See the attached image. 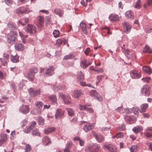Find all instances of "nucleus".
Here are the masks:
<instances>
[{"mask_svg":"<svg viewBox=\"0 0 152 152\" xmlns=\"http://www.w3.org/2000/svg\"><path fill=\"white\" fill-rule=\"evenodd\" d=\"M63 42H64V44H65L66 43V41L64 39H58L56 41V44L57 45H60L62 44Z\"/></svg>","mask_w":152,"mask_h":152,"instance_id":"42","label":"nucleus"},{"mask_svg":"<svg viewBox=\"0 0 152 152\" xmlns=\"http://www.w3.org/2000/svg\"><path fill=\"white\" fill-rule=\"evenodd\" d=\"M123 136L124 134L122 132H119L114 137H116L117 138H121L123 137Z\"/></svg>","mask_w":152,"mask_h":152,"instance_id":"59","label":"nucleus"},{"mask_svg":"<svg viewBox=\"0 0 152 152\" xmlns=\"http://www.w3.org/2000/svg\"><path fill=\"white\" fill-rule=\"evenodd\" d=\"M30 12L28 8L22 7L16 10V12L18 14L28 13Z\"/></svg>","mask_w":152,"mask_h":152,"instance_id":"8","label":"nucleus"},{"mask_svg":"<svg viewBox=\"0 0 152 152\" xmlns=\"http://www.w3.org/2000/svg\"><path fill=\"white\" fill-rule=\"evenodd\" d=\"M85 152H93L91 145L89 146H88L85 148Z\"/></svg>","mask_w":152,"mask_h":152,"instance_id":"54","label":"nucleus"},{"mask_svg":"<svg viewBox=\"0 0 152 152\" xmlns=\"http://www.w3.org/2000/svg\"><path fill=\"white\" fill-rule=\"evenodd\" d=\"M64 115V112L63 110L60 109L57 110L55 117L57 119H60Z\"/></svg>","mask_w":152,"mask_h":152,"instance_id":"16","label":"nucleus"},{"mask_svg":"<svg viewBox=\"0 0 152 152\" xmlns=\"http://www.w3.org/2000/svg\"><path fill=\"white\" fill-rule=\"evenodd\" d=\"M15 49L17 50H23L24 49V46L20 43H16L15 45Z\"/></svg>","mask_w":152,"mask_h":152,"instance_id":"27","label":"nucleus"},{"mask_svg":"<svg viewBox=\"0 0 152 152\" xmlns=\"http://www.w3.org/2000/svg\"><path fill=\"white\" fill-rule=\"evenodd\" d=\"M125 55L128 58H130L131 56V54L130 51L129 50H126L125 52Z\"/></svg>","mask_w":152,"mask_h":152,"instance_id":"58","label":"nucleus"},{"mask_svg":"<svg viewBox=\"0 0 152 152\" xmlns=\"http://www.w3.org/2000/svg\"><path fill=\"white\" fill-rule=\"evenodd\" d=\"M93 135L95 136L96 140L98 142H102L104 141V138L102 135H97L94 132L93 133Z\"/></svg>","mask_w":152,"mask_h":152,"instance_id":"24","label":"nucleus"},{"mask_svg":"<svg viewBox=\"0 0 152 152\" xmlns=\"http://www.w3.org/2000/svg\"><path fill=\"white\" fill-rule=\"evenodd\" d=\"M90 106V105L86 104L85 105L82 106L81 104H79V109L81 110H87L88 107Z\"/></svg>","mask_w":152,"mask_h":152,"instance_id":"45","label":"nucleus"},{"mask_svg":"<svg viewBox=\"0 0 152 152\" xmlns=\"http://www.w3.org/2000/svg\"><path fill=\"white\" fill-rule=\"evenodd\" d=\"M56 130V128L53 127H51L45 129L44 131L45 134H48L55 132Z\"/></svg>","mask_w":152,"mask_h":152,"instance_id":"22","label":"nucleus"},{"mask_svg":"<svg viewBox=\"0 0 152 152\" xmlns=\"http://www.w3.org/2000/svg\"><path fill=\"white\" fill-rule=\"evenodd\" d=\"M90 95L91 96L97 99L98 101H100L102 100V97L96 90H91L90 92Z\"/></svg>","mask_w":152,"mask_h":152,"instance_id":"6","label":"nucleus"},{"mask_svg":"<svg viewBox=\"0 0 152 152\" xmlns=\"http://www.w3.org/2000/svg\"><path fill=\"white\" fill-rule=\"evenodd\" d=\"M77 78V81L79 83L81 86H84L86 85L85 82H83L85 79L84 75L82 71H79L78 72Z\"/></svg>","mask_w":152,"mask_h":152,"instance_id":"3","label":"nucleus"},{"mask_svg":"<svg viewBox=\"0 0 152 152\" xmlns=\"http://www.w3.org/2000/svg\"><path fill=\"white\" fill-rule=\"evenodd\" d=\"M74 140L75 141H78L80 145L81 146H83L84 144V142L82 140L80 139L79 137H76L74 138Z\"/></svg>","mask_w":152,"mask_h":152,"instance_id":"41","label":"nucleus"},{"mask_svg":"<svg viewBox=\"0 0 152 152\" xmlns=\"http://www.w3.org/2000/svg\"><path fill=\"white\" fill-rule=\"evenodd\" d=\"M74 56L72 54H69L68 55H67L65 56L64 58V60H68L72 58H74Z\"/></svg>","mask_w":152,"mask_h":152,"instance_id":"48","label":"nucleus"},{"mask_svg":"<svg viewBox=\"0 0 152 152\" xmlns=\"http://www.w3.org/2000/svg\"><path fill=\"white\" fill-rule=\"evenodd\" d=\"M31 149V145L29 144L27 145L26 146L24 152H29Z\"/></svg>","mask_w":152,"mask_h":152,"instance_id":"49","label":"nucleus"},{"mask_svg":"<svg viewBox=\"0 0 152 152\" xmlns=\"http://www.w3.org/2000/svg\"><path fill=\"white\" fill-rule=\"evenodd\" d=\"M32 134L34 136H40L41 133L39 130L37 129H35L32 131Z\"/></svg>","mask_w":152,"mask_h":152,"instance_id":"35","label":"nucleus"},{"mask_svg":"<svg viewBox=\"0 0 152 152\" xmlns=\"http://www.w3.org/2000/svg\"><path fill=\"white\" fill-rule=\"evenodd\" d=\"M143 52L145 53H152V49L147 45L145 46V47L143 49Z\"/></svg>","mask_w":152,"mask_h":152,"instance_id":"39","label":"nucleus"},{"mask_svg":"<svg viewBox=\"0 0 152 152\" xmlns=\"http://www.w3.org/2000/svg\"><path fill=\"white\" fill-rule=\"evenodd\" d=\"M124 110L126 113L127 114H129L132 113V109L131 108H127L125 109Z\"/></svg>","mask_w":152,"mask_h":152,"instance_id":"60","label":"nucleus"},{"mask_svg":"<svg viewBox=\"0 0 152 152\" xmlns=\"http://www.w3.org/2000/svg\"><path fill=\"white\" fill-rule=\"evenodd\" d=\"M124 31L126 32L128 34L130 31L132 26L129 23L125 22L123 25Z\"/></svg>","mask_w":152,"mask_h":152,"instance_id":"12","label":"nucleus"},{"mask_svg":"<svg viewBox=\"0 0 152 152\" xmlns=\"http://www.w3.org/2000/svg\"><path fill=\"white\" fill-rule=\"evenodd\" d=\"M29 93L31 96H36L40 93V91L39 90L34 91L33 90V88H31L28 90Z\"/></svg>","mask_w":152,"mask_h":152,"instance_id":"18","label":"nucleus"},{"mask_svg":"<svg viewBox=\"0 0 152 152\" xmlns=\"http://www.w3.org/2000/svg\"><path fill=\"white\" fill-rule=\"evenodd\" d=\"M93 152H98L99 150L100 147L97 144H93L91 145Z\"/></svg>","mask_w":152,"mask_h":152,"instance_id":"28","label":"nucleus"},{"mask_svg":"<svg viewBox=\"0 0 152 152\" xmlns=\"http://www.w3.org/2000/svg\"><path fill=\"white\" fill-rule=\"evenodd\" d=\"M134 113L136 115H138L139 114V108L138 107H134L132 109Z\"/></svg>","mask_w":152,"mask_h":152,"instance_id":"44","label":"nucleus"},{"mask_svg":"<svg viewBox=\"0 0 152 152\" xmlns=\"http://www.w3.org/2000/svg\"><path fill=\"white\" fill-rule=\"evenodd\" d=\"M17 34L16 31H11L7 36V42L11 45L15 43L17 39Z\"/></svg>","mask_w":152,"mask_h":152,"instance_id":"1","label":"nucleus"},{"mask_svg":"<svg viewBox=\"0 0 152 152\" xmlns=\"http://www.w3.org/2000/svg\"><path fill=\"white\" fill-rule=\"evenodd\" d=\"M125 119L126 122L129 124H131L133 122L136 121V119L134 116H126L125 118Z\"/></svg>","mask_w":152,"mask_h":152,"instance_id":"17","label":"nucleus"},{"mask_svg":"<svg viewBox=\"0 0 152 152\" xmlns=\"http://www.w3.org/2000/svg\"><path fill=\"white\" fill-rule=\"evenodd\" d=\"M94 123H87L83 126V130L86 132H88L94 127Z\"/></svg>","mask_w":152,"mask_h":152,"instance_id":"9","label":"nucleus"},{"mask_svg":"<svg viewBox=\"0 0 152 152\" xmlns=\"http://www.w3.org/2000/svg\"><path fill=\"white\" fill-rule=\"evenodd\" d=\"M37 124V123L35 121L32 122L31 124L29 126V127L30 128H31V129H33L35 127Z\"/></svg>","mask_w":152,"mask_h":152,"instance_id":"56","label":"nucleus"},{"mask_svg":"<svg viewBox=\"0 0 152 152\" xmlns=\"http://www.w3.org/2000/svg\"><path fill=\"white\" fill-rule=\"evenodd\" d=\"M54 68L53 66H50L48 68L45 72V73L44 75L45 76H51L54 73Z\"/></svg>","mask_w":152,"mask_h":152,"instance_id":"11","label":"nucleus"},{"mask_svg":"<svg viewBox=\"0 0 152 152\" xmlns=\"http://www.w3.org/2000/svg\"><path fill=\"white\" fill-rule=\"evenodd\" d=\"M53 34L55 38L58 37H59L60 32L58 30H55L54 31Z\"/></svg>","mask_w":152,"mask_h":152,"instance_id":"47","label":"nucleus"},{"mask_svg":"<svg viewBox=\"0 0 152 152\" xmlns=\"http://www.w3.org/2000/svg\"><path fill=\"white\" fill-rule=\"evenodd\" d=\"M138 146L137 145L132 146L130 148V150L131 152H137L138 151Z\"/></svg>","mask_w":152,"mask_h":152,"instance_id":"40","label":"nucleus"},{"mask_svg":"<svg viewBox=\"0 0 152 152\" xmlns=\"http://www.w3.org/2000/svg\"><path fill=\"white\" fill-rule=\"evenodd\" d=\"M19 111L23 114H26L29 111V106L26 105H22L20 107Z\"/></svg>","mask_w":152,"mask_h":152,"instance_id":"10","label":"nucleus"},{"mask_svg":"<svg viewBox=\"0 0 152 152\" xmlns=\"http://www.w3.org/2000/svg\"><path fill=\"white\" fill-rule=\"evenodd\" d=\"M7 26L9 28L12 30L16 29L17 27L14 23L11 22H9L7 23Z\"/></svg>","mask_w":152,"mask_h":152,"instance_id":"34","label":"nucleus"},{"mask_svg":"<svg viewBox=\"0 0 152 152\" xmlns=\"http://www.w3.org/2000/svg\"><path fill=\"white\" fill-rule=\"evenodd\" d=\"M148 106V105L147 104L145 103L142 104L140 107V113L145 112Z\"/></svg>","mask_w":152,"mask_h":152,"instance_id":"30","label":"nucleus"},{"mask_svg":"<svg viewBox=\"0 0 152 152\" xmlns=\"http://www.w3.org/2000/svg\"><path fill=\"white\" fill-rule=\"evenodd\" d=\"M80 26L83 34H87L86 26V23L82 22L80 24Z\"/></svg>","mask_w":152,"mask_h":152,"instance_id":"25","label":"nucleus"},{"mask_svg":"<svg viewBox=\"0 0 152 152\" xmlns=\"http://www.w3.org/2000/svg\"><path fill=\"white\" fill-rule=\"evenodd\" d=\"M66 110L69 116H72L74 115V112L72 109L67 108Z\"/></svg>","mask_w":152,"mask_h":152,"instance_id":"46","label":"nucleus"},{"mask_svg":"<svg viewBox=\"0 0 152 152\" xmlns=\"http://www.w3.org/2000/svg\"><path fill=\"white\" fill-rule=\"evenodd\" d=\"M142 70L149 75L151 74L152 73V69L151 68L148 66H143L142 67Z\"/></svg>","mask_w":152,"mask_h":152,"instance_id":"31","label":"nucleus"},{"mask_svg":"<svg viewBox=\"0 0 152 152\" xmlns=\"http://www.w3.org/2000/svg\"><path fill=\"white\" fill-rule=\"evenodd\" d=\"M25 29L26 33L30 34L35 33L37 30V28L31 24L27 25Z\"/></svg>","mask_w":152,"mask_h":152,"instance_id":"4","label":"nucleus"},{"mask_svg":"<svg viewBox=\"0 0 152 152\" xmlns=\"http://www.w3.org/2000/svg\"><path fill=\"white\" fill-rule=\"evenodd\" d=\"M147 4L145 3L144 5V8H146L147 5L149 6L152 4V0H147Z\"/></svg>","mask_w":152,"mask_h":152,"instance_id":"52","label":"nucleus"},{"mask_svg":"<svg viewBox=\"0 0 152 152\" xmlns=\"http://www.w3.org/2000/svg\"><path fill=\"white\" fill-rule=\"evenodd\" d=\"M59 97L62 99L64 103L66 104H72V100L70 96L67 95H64L62 93H59Z\"/></svg>","mask_w":152,"mask_h":152,"instance_id":"2","label":"nucleus"},{"mask_svg":"<svg viewBox=\"0 0 152 152\" xmlns=\"http://www.w3.org/2000/svg\"><path fill=\"white\" fill-rule=\"evenodd\" d=\"M104 147L108 150L111 152H116V148L114 145H105Z\"/></svg>","mask_w":152,"mask_h":152,"instance_id":"20","label":"nucleus"},{"mask_svg":"<svg viewBox=\"0 0 152 152\" xmlns=\"http://www.w3.org/2000/svg\"><path fill=\"white\" fill-rule=\"evenodd\" d=\"M126 17L128 18H130V19H133L134 16L133 13L130 11H129L126 12L125 14Z\"/></svg>","mask_w":152,"mask_h":152,"instance_id":"33","label":"nucleus"},{"mask_svg":"<svg viewBox=\"0 0 152 152\" xmlns=\"http://www.w3.org/2000/svg\"><path fill=\"white\" fill-rule=\"evenodd\" d=\"M64 89V88L62 86H53V89L55 91H58L59 90H62Z\"/></svg>","mask_w":152,"mask_h":152,"instance_id":"43","label":"nucleus"},{"mask_svg":"<svg viewBox=\"0 0 152 152\" xmlns=\"http://www.w3.org/2000/svg\"><path fill=\"white\" fill-rule=\"evenodd\" d=\"M102 76H97V81L96 83V85H97L100 82L101 80L102 79Z\"/></svg>","mask_w":152,"mask_h":152,"instance_id":"62","label":"nucleus"},{"mask_svg":"<svg viewBox=\"0 0 152 152\" xmlns=\"http://www.w3.org/2000/svg\"><path fill=\"white\" fill-rule=\"evenodd\" d=\"M38 72V70L36 68H33L30 71L28 74L27 78L29 80L32 81L34 77V74Z\"/></svg>","mask_w":152,"mask_h":152,"instance_id":"5","label":"nucleus"},{"mask_svg":"<svg viewBox=\"0 0 152 152\" xmlns=\"http://www.w3.org/2000/svg\"><path fill=\"white\" fill-rule=\"evenodd\" d=\"M8 139L7 135L5 134H2L0 136V146L6 141Z\"/></svg>","mask_w":152,"mask_h":152,"instance_id":"15","label":"nucleus"},{"mask_svg":"<svg viewBox=\"0 0 152 152\" xmlns=\"http://www.w3.org/2000/svg\"><path fill=\"white\" fill-rule=\"evenodd\" d=\"M144 134L147 138L151 137L152 136V127H150L145 129Z\"/></svg>","mask_w":152,"mask_h":152,"instance_id":"13","label":"nucleus"},{"mask_svg":"<svg viewBox=\"0 0 152 152\" xmlns=\"http://www.w3.org/2000/svg\"><path fill=\"white\" fill-rule=\"evenodd\" d=\"M91 63H89L88 64H86V60H84L81 62L80 66L83 69H85Z\"/></svg>","mask_w":152,"mask_h":152,"instance_id":"36","label":"nucleus"},{"mask_svg":"<svg viewBox=\"0 0 152 152\" xmlns=\"http://www.w3.org/2000/svg\"><path fill=\"white\" fill-rule=\"evenodd\" d=\"M4 2L8 5H10L12 4V0H4Z\"/></svg>","mask_w":152,"mask_h":152,"instance_id":"61","label":"nucleus"},{"mask_svg":"<svg viewBox=\"0 0 152 152\" xmlns=\"http://www.w3.org/2000/svg\"><path fill=\"white\" fill-rule=\"evenodd\" d=\"M110 20L112 21H116L119 20L118 16L116 14H111L109 17Z\"/></svg>","mask_w":152,"mask_h":152,"instance_id":"23","label":"nucleus"},{"mask_svg":"<svg viewBox=\"0 0 152 152\" xmlns=\"http://www.w3.org/2000/svg\"><path fill=\"white\" fill-rule=\"evenodd\" d=\"M42 141L43 144L45 145H49L51 143L50 139L47 136H45L43 138Z\"/></svg>","mask_w":152,"mask_h":152,"instance_id":"21","label":"nucleus"},{"mask_svg":"<svg viewBox=\"0 0 152 152\" xmlns=\"http://www.w3.org/2000/svg\"><path fill=\"white\" fill-rule=\"evenodd\" d=\"M83 94V92L81 90L74 91L73 93V96L76 98H78Z\"/></svg>","mask_w":152,"mask_h":152,"instance_id":"19","label":"nucleus"},{"mask_svg":"<svg viewBox=\"0 0 152 152\" xmlns=\"http://www.w3.org/2000/svg\"><path fill=\"white\" fill-rule=\"evenodd\" d=\"M44 120L42 118H39L38 119V123L40 125H43Z\"/></svg>","mask_w":152,"mask_h":152,"instance_id":"55","label":"nucleus"},{"mask_svg":"<svg viewBox=\"0 0 152 152\" xmlns=\"http://www.w3.org/2000/svg\"><path fill=\"white\" fill-rule=\"evenodd\" d=\"M143 129V128L142 126H137L134 127L133 129V131L135 133H137L142 131Z\"/></svg>","mask_w":152,"mask_h":152,"instance_id":"37","label":"nucleus"},{"mask_svg":"<svg viewBox=\"0 0 152 152\" xmlns=\"http://www.w3.org/2000/svg\"><path fill=\"white\" fill-rule=\"evenodd\" d=\"M149 87L148 86L146 85L144 86L142 90V94L144 95L148 96L149 94Z\"/></svg>","mask_w":152,"mask_h":152,"instance_id":"26","label":"nucleus"},{"mask_svg":"<svg viewBox=\"0 0 152 152\" xmlns=\"http://www.w3.org/2000/svg\"><path fill=\"white\" fill-rule=\"evenodd\" d=\"M6 76V73L0 71V78L2 79L5 78Z\"/></svg>","mask_w":152,"mask_h":152,"instance_id":"53","label":"nucleus"},{"mask_svg":"<svg viewBox=\"0 0 152 152\" xmlns=\"http://www.w3.org/2000/svg\"><path fill=\"white\" fill-rule=\"evenodd\" d=\"M10 58L11 61L14 63L18 62L19 61V57L16 54L15 56L11 55Z\"/></svg>","mask_w":152,"mask_h":152,"instance_id":"32","label":"nucleus"},{"mask_svg":"<svg viewBox=\"0 0 152 152\" xmlns=\"http://www.w3.org/2000/svg\"><path fill=\"white\" fill-rule=\"evenodd\" d=\"M48 98L49 100L51 101L52 103L55 104L56 103L57 98L55 95H51L49 96Z\"/></svg>","mask_w":152,"mask_h":152,"instance_id":"29","label":"nucleus"},{"mask_svg":"<svg viewBox=\"0 0 152 152\" xmlns=\"http://www.w3.org/2000/svg\"><path fill=\"white\" fill-rule=\"evenodd\" d=\"M142 80L145 82L148 83L150 80V78L149 77H144L142 78Z\"/></svg>","mask_w":152,"mask_h":152,"instance_id":"63","label":"nucleus"},{"mask_svg":"<svg viewBox=\"0 0 152 152\" xmlns=\"http://www.w3.org/2000/svg\"><path fill=\"white\" fill-rule=\"evenodd\" d=\"M31 128H30L29 126L25 129L24 131L25 133H28L30 132L31 130Z\"/></svg>","mask_w":152,"mask_h":152,"instance_id":"64","label":"nucleus"},{"mask_svg":"<svg viewBox=\"0 0 152 152\" xmlns=\"http://www.w3.org/2000/svg\"><path fill=\"white\" fill-rule=\"evenodd\" d=\"M37 19L38 20V21L39 23L41 25L42 23H43L44 22V17L41 16H39L38 17Z\"/></svg>","mask_w":152,"mask_h":152,"instance_id":"57","label":"nucleus"},{"mask_svg":"<svg viewBox=\"0 0 152 152\" xmlns=\"http://www.w3.org/2000/svg\"><path fill=\"white\" fill-rule=\"evenodd\" d=\"M125 125L124 124H123L117 128V129L119 131H122L125 129Z\"/></svg>","mask_w":152,"mask_h":152,"instance_id":"50","label":"nucleus"},{"mask_svg":"<svg viewBox=\"0 0 152 152\" xmlns=\"http://www.w3.org/2000/svg\"><path fill=\"white\" fill-rule=\"evenodd\" d=\"M54 12L56 15H58L60 16H62L63 14V11L58 9H55L54 10Z\"/></svg>","mask_w":152,"mask_h":152,"instance_id":"38","label":"nucleus"},{"mask_svg":"<svg viewBox=\"0 0 152 152\" xmlns=\"http://www.w3.org/2000/svg\"><path fill=\"white\" fill-rule=\"evenodd\" d=\"M130 74L132 77L134 79L139 78L141 77L140 72L135 70H131Z\"/></svg>","mask_w":152,"mask_h":152,"instance_id":"7","label":"nucleus"},{"mask_svg":"<svg viewBox=\"0 0 152 152\" xmlns=\"http://www.w3.org/2000/svg\"><path fill=\"white\" fill-rule=\"evenodd\" d=\"M141 7V1L140 0H138L136 2L135 7L136 8L139 9Z\"/></svg>","mask_w":152,"mask_h":152,"instance_id":"51","label":"nucleus"},{"mask_svg":"<svg viewBox=\"0 0 152 152\" xmlns=\"http://www.w3.org/2000/svg\"><path fill=\"white\" fill-rule=\"evenodd\" d=\"M35 105L38 108L39 110L37 111L36 113L37 114H39L42 112V108L43 104L41 102L37 101L35 102Z\"/></svg>","mask_w":152,"mask_h":152,"instance_id":"14","label":"nucleus"}]
</instances>
